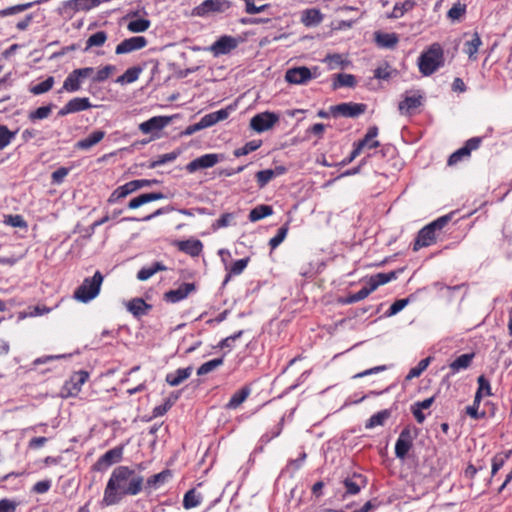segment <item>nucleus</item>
Masks as SVG:
<instances>
[{
    "label": "nucleus",
    "instance_id": "nucleus-7",
    "mask_svg": "<svg viewBox=\"0 0 512 512\" xmlns=\"http://www.w3.org/2000/svg\"><path fill=\"white\" fill-rule=\"evenodd\" d=\"M366 109V104L345 102L335 106H331L330 112L333 116L341 115L344 117L355 118L363 114L366 111Z\"/></svg>",
    "mask_w": 512,
    "mask_h": 512
},
{
    "label": "nucleus",
    "instance_id": "nucleus-22",
    "mask_svg": "<svg viewBox=\"0 0 512 512\" xmlns=\"http://www.w3.org/2000/svg\"><path fill=\"white\" fill-rule=\"evenodd\" d=\"M164 197H165L164 194L161 192H152V193L141 194L129 201L128 208L129 209H137L146 203L156 201V200H161Z\"/></svg>",
    "mask_w": 512,
    "mask_h": 512
},
{
    "label": "nucleus",
    "instance_id": "nucleus-62",
    "mask_svg": "<svg viewBox=\"0 0 512 512\" xmlns=\"http://www.w3.org/2000/svg\"><path fill=\"white\" fill-rule=\"evenodd\" d=\"M465 13V5L454 4L448 11V17L452 20H458Z\"/></svg>",
    "mask_w": 512,
    "mask_h": 512
},
{
    "label": "nucleus",
    "instance_id": "nucleus-36",
    "mask_svg": "<svg viewBox=\"0 0 512 512\" xmlns=\"http://www.w3.org/2000/svg\"><path fill=\"white\" fill-rule=\"evenodd\" d=\"M170 476L171 472L169 470H163L160 473L152 475L146 480V488L157 489L164 484Z\"/></svg>",
    "mask_w": 512,
    "mask_h": 512
},
{
    "label": "nucleus",
    "instance_id": "nucleus-6",
    "mask_svg": "<svg viewBox=\"0 0 512 512\" xmlns=\"http://www.w3.org/2000/svg\"><path fill=\"white\" fill-rule=\"evenodd\" d=\"M279 121V116L274 112L265 111L253 116L250 120V127L262 133L271 129Z\"/></svg>",
    "mask_w": 512,
    "mask_h": 512
},
{
    "label": "nucleus",
    "instance_id": "nucleus-56",
    "mask_svg": "<svg viewBox=\"0 0 512 512\" xmlns=\"http://www.w3.org/2000/svg\"><path fill=\"white\" fill-rule=\"evenodd\" d=\"M408 303L409 299L407 298L396 300L386 312L387 316L396 315L397 313L402 311L407 306Z\"/></svg>",
    "mask_w": 512,
    "mask_h": 512
},
{
    "label": "nucleus",
    "instance_id": "nucleus-23",
    "mask_svg": "<svg viewBox=\"0 0 512 512\" xmlns=\"http://www.w3.org/2000/svg\"><path fill=\"white\" fill-rule=\"evenodd\" d=\"M178 249L192 257L199 256L203 250L200 240H184L177 243Z\"/></svg>",
    "mask_w": 512,
    "mask_h": 512
},
{
    "label": "nucleus",
    "instance_id": "nucleus-37",
    "mask_svg": "<svg viewBox=\"0 0 512 512\" xmlns=\"http://www.w3.org/2000/svg\"><path fill=\"white\" fill-rule=\"evenodd\" d=\"M356 85V79L352 74H337L332 83V88L334 90L339 87H354Z\"/></svg>",
    "mask_w": 512,
    "mask_h": 512
},
{
    "label": "nucleus",
    "instance_id": "nucleus-34",
    "mask_svg": "<svg viewBox=\"0 0 512 512\" xmlns=\"http://www.w3.org/2000/svg\"><path fill=\"white\" fill-rule=\"evenodd\" d=\"M377 44L385 48H393L398 43V37L395 33H380L375 34Z\"/></svg>",
    "mask_w": 512,
    "mask_h": 512
},
{
    "label": "nucleus",
    "instance_id": "nucleus-52",
    "mask_svg": "<svg viewBox=\"0 0 512 512\" xmlns=\"http://www.w3.org/2000/svg\"><path fill=\"white\" fill-rule=\"evenodd\" d=\"M116 71V67L113 65H106L102 69L98 70L97 73L92 78L93 82H104L107 80L110 75H112Z\"/></svg>",
    "mask_w": 512,
    "mask_h": 512
},
{
    "label": "nucleus",
    "instance_id": "nucleus-18",
    "mask_svg": "<svg viewBox=\"0 0 512 512\" xmlns=\"http://www.w3.org/2000/svg\"><path fill=\"white\" fill-rule=\"evenodd\" d=\"M343 485L346 489L343 497L346 495H356L361 491L362 488L366 487L367 480L361 474H353L351 477L344 479Z\"/></svg>",
    "mask_w": 512,
    "mask_h": 512
},
{
    "label": "nucleus",
    "instance_id": "nucleus-2",
    "mask_svg": "<svg viewBox=\"0 0 512 512\" xmlns=\"http://www.w3.org/2000/svg\"><path fill=\"white\" fill-rule=\"evenodd\" d=\"M444 65V51L439 43L431 44L418 58L419 71L430 76Z\"/></svg>",
    "mask_w": 512,
    "mask_h": 512
},
{
    "label": "nucleus",
    "instance_id": "nucleus-39",
    "mask_svg": "<svg viewBox=\"0 0 512 512\" xmlns=\"http://www.w3.org/2000/svg\"><path fill=\"white\" fill-rule=\"evenodd\" d=\"M273 213V209L269 205H258L254 209H252L249 213V220L251 222H256L264 217L270 216Z\"/></svg>",
    "mask_w": 512,
    "mask_h": 512
},
{
    "label": "nucleus",
    "instance_id": "nucleus-43",
    "mask_svg": "<svg viewBox=\"0 0 512 512\" xmlns=\"http://www.w3.org/2000/svg\"><path fill=\"white\" fill-rule=\"evenodd\" d=\"M378 135V128L376 126H372L368 129L365 137L359 141L358 143H364V148L368 147L370 149L377 148L380 143L375 140Z\"/></svg>",
    "mask_w": 512,
    "mask_h": 512
},
{
    "label": "nucleus",
    "instance_id": "nucleus-58",
    "mask_svg": "<svg viewBox=\"0 0 512 512\" xmlns=\"http://www.w3.org/2000/svg\"><path fill=\"white\" fill-rule=\"evenodd\" d=\"M234 219V215L232 213H224L221 215L219 219L215 221L212 225L214 230L224 228L230 225L231 221Z\"/></svg>",
    "mask_w": 512,
    "mask_h": 512
},
{
    "label": "nucleus",
    "instance_id": "nucleus-1",
    "mask_svg": "<svg viewBox=\"0 0 512 512\" xmlns=\"http://www.w3.org/2000/svg\"><path fill=\"white\" fill-rule=\"evenodd\" d=\"M144 487V477L128 466H117L111 473L104 490L103 502L107 506L118 504L125 496L138 495Z\"/></svg>",
    "mask_w": 512,
    "mask_h": 512
},
{
    "label": "nucleus",
    "instance_id": "nucleus-15",
    "mask_svg": "<svg viewBox=\"0 0 512 512\" xmlns=\"http://www.w3.org/2000/svg\"><path fill=\"white\" fill-rule=\"evenodd\" d=\"M92 107L89 98L76 97L68 101L59 111L58 116L63 117L68 114L85 111Z\"/></svg>",
    "mask_w": 512,
    "mask_h": 512
},
{
    "label": "nucleus",
    "instance_id": "nucleus-11",
    "mask_svg": "<svg viewBox=\"0 0 512 512\" xmlns=\"http://www.w3.org/2000/svg\"><path fill=\"white\" fill-rule=\"evenodd\" d=\"M123 457V447L117 446L113 449L105 452L94 464V469L97 471H102L110 467L111 465L118 463L122 460Z\"/></svg>",
    "mask_w": 512,
    "mask_h": 512
},
{
    "label": "nucleus",
    "instance_id": "nucleus-26",
    "mask_svg": "<svg viewBox=\"0 0 512 512\" xmlns=\"http://www.w3.org/2000/svg\"><path fill=\"white\" fill-rule=\"evenodd\" d=\"M151 305L147 304L142 298H134L127 303V309L136 317L146 315L151 309Z\"/></svg>",
    "mask_w": 512,
    "mask_h": 512
},
{
    "label": "nucleus",
    "instance_id": "nucleus-8",
    "mask_svg": "<svg viewBox=\"0 0 512 512\" xmlns=\"http://www.w3.org/2000/svg\"><path fill=\"white\" fill-rule=\"evenodd\" d=\"M230 7L231 3L228 0H205L194 8L193 14L202 17L211 12H224Z\"/></svg>",
    "mask_w": 512,
    "mask_h": 512
},
{
    "label": "nucleus",
    "instance_id": "nucleus-20",
    "mask_svg": "<svg viewBox=\"0 0 512 512\" xmlns=\"http://www.w3.org/2000/svg\"><path fill=\"white\" fill-rule=\"evenodd\" d=\"M196 289L194 283H183L177 289L169 290L164 294V299L170 303H176L185 299Z\"/></svg>",
    "mask_w": 512,
    "mask_h": 512
},
{
    "label": "nucleus",
    "instance_id": "nucleus-40",
    "mask_svg": "<svg viewBox=\"0 0 512 512\" xmlns=\"http://www.w3.org/2000/svg\"><path fill=\"white\" fill-rule=\"evenodd\" d=\"M390 417V411L389 410H382L374 415H372L369 420L367 421L365 428L366 429H372L376 426H382L384 425L385 421Z\"/></svg>",
    "mask_w": 512,
    "mask_h": 512
},
{
    "label": "nucleus",
    "instance_id": "nucleus-4",
    "mask_svg": "<svg viewBox=\"0 0 512 512\" xmlns=\"http://www.w3.org/2000/svg\"><path fill=\"white\" fill-rule=\"evenodd\" d=\"M319 76V68L317 66L308 68L306 66L292 67L286 70L285 80L294 85H305L310 80Z\"/></svg>",
    "mask_w": 512,
    "mask_h": 512
},
{
    "label": "nucleus",
    "instance_id": "nucleus-44",
    "mask_svg": "<svg viewBox=\"0 0 512 512\" xmlns=\"http://www.w3.org/2000/svg\"><path fill=\"white\" fill-rule=\"evenodd\" d=\"M180 155L179 151H172L163 155H159L155 160H152L149 164V168L153 169L158 166L164 165L169 162H173Z\"/></svg>",
    "mask_w": 512,
    "mask_h": 512
},
{
    "label": "nucleus",
    "instance_id": "nucleus-35",
    "mask_svg": "<svg viewBox=\"0 0 512 512\" xmlns=\"http://www.w3.org/2000/svg\"><path fill=\"white\" fill-rule=\"evenodd\" d=\"M100 0H70L67 6L75 11H87L97 7Z\"/></svg>",
    "mask_w": 512,
    "mask_h": 512
},
{
    "label": "nucleus",
    "instance_id": "nucleus-12",
    "mask_svg": "<svg viewBox=\"0 0 512 512\" xmlns=\"http://www.w3.org/2000/svg\"><path fill=\"white\" fill-rule=\"evenodd\" d=\"M221 155L210 153L195 158L186 165V170L189 173H194L200 169L211 168L221 160Z\"/></svg>",
    "mask_w": 512,
    "mask_h": 512
},
{
    "label": "nucleus",
    "instance_id": "nucleus-10",
    "mask_svg": "<svg viewBox=\"0 0 512 512\" xmlns=\"http://www.w3.org/2000/svg\"><path fill=\"white\" fill-rule=\"evenodd\" d=\"M413 435L409 427H405L395 444V455L399 459H405L413 445Z\"/></svg>",
    "mask_w": 512,
    "mask_h": 512
},
{
    "label": "nucleus",
    "instance_id": "nucleus-46",
    "mask_svg": "<svg viewBox=\"0 0 512 512\" xmlns=\"http://www.w3.org/2000/svg\"><path fill=\"white\" fill-rule=\"evenodd\" d=\"M222 364H223V358H215L210 361H207V362L203 363L197 369V375H199V376L206 375V374L212 372L213 370H215L216 368H218L219 366H221Z\"/></svg>",
    "mask_w": 512,
    "mask_h": 512
},
{
    "label": "nucleus",
    "instance_id": "nucleus-48",
    "mask_svg": "<svg viewBox=\"0 0 512 512\" xmlns=\"http://www.w3.org/2000/svg\"><path fill=\"white\" fill-rule=\"evenodd\" d=\"M150 21L147 19H136L128 23V30L132 33H141L150 27Z\"/></svg>",
    "mask_w": 512,
    "mask_h": 512
},
{
    "label": "nucleus",
    "instance_id": "nucleus-45",
    "mask_svg": "<svg viewBox=\"0 0 512 512\" xmlns=\"http://www.w3.org/2000/svg\"><path fill=\"white\" fill-rule=\"evenodd\" d=\"M54 82H55L54 77L49 76L44 81L32 86L30 88V92L34 95H40V94L46 93L52 89Z\"/></svg>",
    "mask_w": 512,
    "mask_h": 512
},
{
    "label": "nucleus",
    "instance_id": "nucleus-64",
    "mask_svg": "<svg viewBox=\"0 0 512 512\" xmlns=\"http://www.w3.org/2000/svg\"><path fill=\"white\" fill-rule=\"evenodd\" d=\"M69 169L66 167H60L57 170H55L52 175L51 179L54 184H60L63 182L64 178L68 175Z\"/></svg>",
    "mask_w": 512,
    "mask_h": 512
},
{
    "label": "nucleus",
    "instance_id": "nucleus-16",
    "mask_svg": "<svg viewBox=\"0 0 512 512\" xmlns=\"http://www.w3.org/2000/svg\"><path fill=\"white\" fill-rule=\"evenodd\" d=\"M88 378L89 374L84 370L75 372L63 387V389L67 391V396L77 395Z\"/></svg>",
    "mask_w": 512,
    "mask_h": 512
},
{
    "label": "nucleus",
    "instance_id": "nucleus-61",
    "mask_svg": "<svg viewBox=\"0 0 512 512\" xmlns=\"http://www.w3.org/2000/svg\"><path fill=\"white\" fill-rule=\"evenodd\" d=\"M177 398H178V395H175L173 397V400L168 399L167 401H165L164 404L156 406L153 409V415L156 417L164 415L172 407L174 401L177 400Z\"/></svg>",
    "mask_w": 512,
    "mask_h": 512
},
{
    "label": "nucleus",
    "instance_id": "nucleus-21",
    "mask_svg": "<svg viewBox=\"0 0 512 512\" xmlns=\"http://www.w3.org/2000/svg\"><path fill=\"white\" fill-rule=\"evenodd\" d=\"M423 97L421 94H406L404 99L399 103L398 109L401 114H410L412 110L416 109L422 104Z\"/></svg>",
    "mask_w": 512,
    "mask_h": 512
},
{
    "label": "nucleus",
    "instance_id": "nucleus-13",
    "mask_svg": "<svg viewBox=\"0 0 512 512\" xmlns=\"http://www.w3.org/2000/svg\"><path fill=\"white\" fill-rule=\"evenodd\" d=\"M238 40L232 36L224 35L215 41L208 50L213 53L214 56H220L230 53L238 46Z\"/></svg>",
    "mask_w": 512,
    "mask_h": 512
},
{
    "label": "nucleus",
    "instance_id": "nucleus-42",
    "mask_svg": "<svg viewBox=\"0 0 512 512\" xmlns=\"http://www.w3.org/2000/svg\"><path fill=\"white\" fill-rule=\"evenodd\" d=\"M107 40V33L105 31H98L92 34L86 41L85 51L92 47H101Z\"/></svg>",
    "mask_w": 512,
    "mask_h": 512
},
{
    "label": "nucleus",
    "instance_id": "nucleus-5",
    "mask_svg": "<svg viewBox=\"0 0 512 512\" xmlns=\"http://www.w3.org/2000/svg\"><path fill=\"white\" fill-rule=\"evenodd\" d=\"M93 73L94 69L92 67L73 70L64 80L62 90L71 93L79 91L81 89L83 80L90 77Z\"/></svg>",
    "mask_w": 512,
    "mask_h": 512
},
{
    "label": "nucleus",
    "instance_id": "nucleus-28",
    "mask_svg": "<svg viewBox=\"0 0 512 512\" xmlns=\"http://www.w3.org/2000/svg\"><path fill=\"white\" fill-rule=\"evenodd\" d=\"M251 389L248 386H244L240 390L236 391L229 402L225 405L227 409L238 408L250 395Z\"/></svg>",
    "mask_w": 512,
    "mask_h": 512
},
{
    "label": "nucleus",
    "instance_id": "nucleus-51",
    "mask_svg": "<svg viewBox=\"0 0 512 512\" xmlns=\"http://www.w3.org/2000/svg\"><path fill=\"white\" fill-rule=\"evenodd\" d=\"M511 451L503 452L495 455L492 459V476L495 475L504 465L505 461L510 457Z\"/></svg>",
    "mask_w": 512,
    "mask_h": 512
},
{
    "label": "nucleus",
    "instance_id": "nucleus-49",
    "mask_svg": "<svg viewBox=\"0 0 512 512\" xmlns=\"http://www.w3.org/2000/svg\"><path fill=\"white\" fill-rule=\"evenodd\" d=\"M288 230V223L284 224L278 229L276 235L272 237L269 241L271 249L277 248L284 241V239L287 236Z\"/></svg>",
    "mask_w": 512,
    "mask_h": 512
},
{
    "label": "nucleus",
    "instance_id": "nucleus-9",
    "mask_svg": "<svg viewBox=\"0 0 512 512\" xmlns=\"http://www.w3.org/2000/svg\"><path fill=\"white\" fill-rule=\"evenodd\" d=\"M482 142L481 137H473L465 142V145L456 150L448 158V165L452 166L461 161L464 157L470 156L471 152L477 150Z\"/></svg>",
    "mask_w": 512,
    "mask_h": 512
},
{
    "label": "nucleus",
    "instance_id": "nucleus-57",
    "mask_svg": "<svg viewBox=\"0 0 512 512\" xmlns=\"http://www.w3.org/2000/svg\"><path fill=\"white\" fill-rule=\"evenodd\" d=\"M14 137V133H11L6 126L0 125V150L4 149Z\"/></svg>",
    "mask_w": 512,
    "mask_h": 512
},
{
    "label": "nucleus",
    "instance_id": "nucleus-33",
    "mask_svg": "<svg viewBox=\"0 0 512 512\" xmlns=\"http://www.w3.org/2000/svg\"><path fill=\"white\" fill-rule=\"evenodd\" d=\"M141 73V67L135 66L128 68L121 76L116 79V82L121 85L133 83L138 80Z\"/></svg>",
    "mask_w": 512,
    "mask_h": 512
},
{
    "label": "nucleus",
    "instance_id": "nucleus-3",
    "mask_svg": "<svg viewBox=\"0 0 512 512\" xmlns=\"http://www.w3.org/2000/svg\"><path fill=\"white\" fill-rule=\"evenodd\" d=\"M103 275L96 271L93 277L85 278L82 284L75 290L74 298L82 303L93 300L100 292Z\"/></svg>",
    "mask_w": 512,
    "mask_h": 512
},
{
    "label": "nucleus",
    "instance_id": "nucleus-59",
    "mask_svg": "<svg viewBox=\"0 0 512 512\" xmlns=\"http://www.w3.org/2000/svg\"><path fill=\"white\" fill-rule=\"evenodd\" d=\"M373 290H370V285L362 287L359 291L349 296V302L354 303L365 299Z\"/></svg>",
    "mask_w": 512,
    "mask_h": 512
},
{
    "label": "nucleus",
    "instance_id": "nucleus-30",
    "mask_svg": "<svg viewBox=\"0 0 512 512\" xmlns=\"http://www.w3.org/2000/svg\"><path fill=\"white\" fill-rule=\"evenodd\" d=\"M133 192H135V188L133 186L132 181L127 182L124 185L119 186L118 188H116L111 193V195L108 198V202L109 203H115V202L119 201L120 199L125 198L126 196H128L129 194H131Z\"/></svg>",
    "mask_w": 512,
    "mask_h": 512
},
{
    "label": "nucleus",
    "instance_id": "nucleus-19",
    "mask_svg": "<svg viewBox=\"0 0 512 512\" xmlns=\"http://www.w3.org/2000/svg\"><path fill=\"white\" fill-rule=\"evenodd\" d=\"M435 232L436 230L433 229L430 224L423 227L418 232L417 238L414 242L413 250L418 251L420 248L430 246L432 243H434L436 240Z\"/></svg>",
    "mask_w": 512,
    "mask_h": 512
},
{
    "label": "nucleus",
    "instance_id": "nucleus-54",
    "mask_svg": "<svg viewBox=\"0 0 512 512\" xmlns=\"http://www.w3.org/2000/svg\"><path fill=\"white\" fill-rule=\"evenodd\" d=\"M273 178L275 177L272 169L261 170L256 173V180L260 188L266 186Z\"/></svg>",
    "mask_w": 512,
    "mask_h": 512
},
{
    "label": "nucleus",
    "instance_id": "nucleus-60",
    "mask_svg": "<svg viewBox=\"0 0 512 512\" xmlns=\"http://www.w3.org/2000/svg\"><path fill=\"white\" fill-rule=\"evenodd\" d=\"M328 63L330 69H335L336 67H343L346 62L342 59L340 54H332L328 55L325 60Z\"/></svg>",
    "mask_w": 512,
    "mask_h": 512
},
{
    "label": "nucleus",
    "instance_id": "nucleus-25",
    "mask_svg": "<svg viewBox=\"0 0 512 512\" xmlns=\"http://www.w3.org/2000/svg\"><path fill=\"white\" fill-rule=\"evenodd\" d=\"M105 136V132L102 130H96L90 133L87 137L79 140L76 143V148L81 150H88L91 147L98 144Z\"/></svg>",
    "mask_w": 512,
    "mask_h": 512
},
{
    "label": "nucleus",
    "instance_id": "nucleus-17",
    "mask_svg": "<svg viewBox=\"0 0 512 512\" xmlns=\"http://www.w3.org/2000/svg\"><path fill=\"white\" fill-rule=\"evenodd\" d=\"M147 45V40L143 36H134L128 39L123 40L120 44L116 46L115 53L126 54L135 50H140Z\"/></svg>",
    "mask_w": 512,
    "mask_h": 512
},
{
    "label": "nucleus",
    "instance_id": "nucleus-27",
    "mask_svg": "<svg viewBox=\"0 0 512 512\" xmlns=\"http://www.w3.org/2000/svg\"><path fill=\"white\" fill-rule=\"evenodd\" d=\"M192 373V367L177 369L174 373H169L166 376V382L170 386H178L183 381L188 379Z\"/></svg>",
    "mask_w": 512,
    "mask_h": 512
},
{
    "label": "nucleus",
    "instance_id": "nucleus-29",
    "mask_svg": "<svg viewBox=\"0 0 512 512\" xmlns=\"http://www.w3.org/2000/svg\"><path fill=\"white\" fill-rule=\"evenodd\" d=\"M396 272L391 271L389 273H378L370 277L368 281V285H370V290L375 291L380 285H384L391 280L396 279Z\"/></svg>",
    "mask_w": 512,
    "mask_h": 512
},
{
    "label": "nucleus",
    "instance_id": "nucleus-50",
    "mask_svg": "<svg viewBox=\"0 0 512 512\" xmlns=\"http://www.w3.org/2000/svg\"><path fill=\"white\" fill-rule=\"evenodd\" d=\"M262 142L260 140H252L247 142L243 147H240L234 151V155L236 157L244 156L257 150L261 146Z\"/></svg>",
    "mask_w": 512,
    "mask_h": 512
},
{
    "label": "nucleus",
    "instance_id": "nucleus-41",
    "mask_svg": "<svg viewBox=\"0 0 512 512\" xmlns=\"http://www.w3.org/2000/svg\"><path fill=\"white\" fill-rule=\"evenodd\" d=\"M416 5L414 0H406L402 3H396L392 13L390 14L391 18H400L405 13L411 11Z\"/></svg>",
    "mask_w": 512,
    "mask_h": 512
},
{
    "label": "nucleus",
    "instance_id": "nucleus-14",
    "mask_svg": "<svg viewBox=\"0 0 512 512\" xmlns=\"http://www.w3.org/2000/svg\"><path fill=\"white\" fill-rule=\"evenodd\" d=\"M172 121V117L170 116H154L149 120L142 122L139 125V130L143 134H151L155 132L161 131L167 125H169Z\"/></svg>",
    "mask_w": 512,
    "mask_h": 512
},
{
    "label": "nucleus",
    "instance_id": "nucleus-32",
    "mask_svg": "<svg viewBox=\"0 0 512 512\" xmlns=\"http://www.w3.org/2000/svg\"><path fill=\"white\" fill-rule=\"evenodd\" d=\"M481 45H482L481 38H480L479 34L477 32H475L472 35V39L465 42L463 51L468 55V57L470 59L475 60L476 54Z\"/></svg>",
    "mask_w": 512,
    "mask_h": 512
},
{
    "label": "nucleus",
    "instance_id": "nucleus-63",
    "mask_svg": "<svg viewBox=\"0 0 512 512\" xmlns=\"http://www.w3.org/2000/svg\"><path fill=\"white\" fill-rule=\"evenodd\" d=\"M249 262V258L239 259L230 268V274L239 275L243 272Z\"/></svg>",
    "mask_w": 512,
    "mask_h": 512
},
{
    "label": "nucleus",
    "instance_id": "nucleus-24",
    "mask_svg": "<svg viewBox=\"0 0 512 512\" xmlns=\"http://www.w3.org/2000/svg\"><path fill=\"white\" fill-rule=\"evenodd\" d=\"M323 20V15L319 9L311 8L306 9L301 14V22L306 27H315L319 25Z\"/></svg>",
    "mask_w": 512,
    "mask_h": 512
},
{
    "label": "nucleus",
    "instance_id": "nucleus-38",
    "mask_svg": "<svg viewBox=\"0 0 512 512\" xmlns=\"http://www.w3.org/2000/svg\"><path fill=\"white\" fill-rule=\"evenodd\" d=\"M201 501V494L197 493L195 489H190L184 495L183 506L185 509H192L200 505Z\"/></svg>",
    "mask_w": 512,
    "mask_h": 512
},
{
    "label": "nucleus",
    "instance_id": "nucleus-47",
    "mask_svg": "<svg viewBox=\"0 0 512 512\" xmlns=\"http://www.w3.org/2000/svg\"><path fill=\"white\" fill-rule=\"evenodd\" d=\"M431 362V357H427L422 359L417 366L410 369L409 373L406 376V380H411L413 378L419 377L428 367Z\"/></svg>",
    "mask_w": 512,
    "mask_h": 512
},
{
    "label": "nucleus",
    "instance_id": "nucleus-55",
    "mask_svg": "<svg viewBox=\"0 0 512 512\" xmlns=\"http://www.w3.org/2000/svg\"><path fill=\"white\" fill-rule=\"evenodd\" d=\"M270 8V4L257 5L256 2H245V12L251 15L264 12Z\"/></svg>",
    "mask_w": 512,
    "mask_h": 512
},
{
    "label": "nucleus",
    "instance_id": "nucleus-31",
    "mask_svg": "<svg viewBox=\"0 0 512 512\" xmlns=\"http://www.w3.org/2000/svg\"><path fill=\"white\" fill-rule=\"evenodd\" d=\"M473 358L474 353L462 354L451 362L449 367L454 373H457L460 370L467 369L471 365Z\"/></svg>",
    "mask_w": 512,
    "mask_h": 512
},
{
    "label": "nucleus",
    "instance_id": "nucleus-53",
    "mask_svg": "<svg viewBox=\"0 0 512 512\" xmlns=\"http://www.w3.org/2000/svg\"><path fill=\"white\" fill-rule=\"evenodd\" d=\"M52 107H53V105L49 104V105L41 106V107L37 108L35 111H32L29 113V119L34 121V120H41V119L47 118L52 111Z\"/></svg>",
    "mask_w": 512,
    "mask_h": 512
}]
</instances>
